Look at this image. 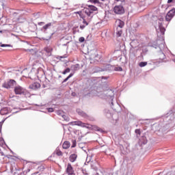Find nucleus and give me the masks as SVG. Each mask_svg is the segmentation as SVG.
Masks as SVG:
<instances>
[{
    "instance_id": "obj_33",
    "label": "nucleus",
    "mask_w": 175,
    "mask_h": 175,
    "mask_svg": "<svg viewBox=\"0 0 175 175\" xmlns=\"http://www.w3.org/2000/svg\"><path fill=\"white\" fill-rule=\"evenodd\" d=\"M60 58H65V57H64V56H61V57H60Z\"/></svg>"
},
{
    "instance_id": "obj_17",
    "label": "nucleus",
    "mask_w": 175,
    "mask_h": 175,
    "mask_svg": "<svg viewBox=\"0 0 175 175\" xmlns=\"http://www.w3.org/2000/svg\"><path fill=\"white\" fill-rule=\"evenodd\" d=\"M147 62H141L140 63H139V66L140 68H144V66H147Z\"/></svg>"
},
{
    "instance_id": "obj_4",
    "label": "nucleus",
    "mask_w": 175,
    "mask_h": 175,
    "mask_svg": "<svg viewBox=\"0 0 175 175\" xmlns=\"http://www.w3.org/2000/svg\"><path fill=\"white\" fill-rule=\"evenodd\" d=\"M26 91L27 90L22 86H20V85H17L14 88V92L15 93L16 95H24Z\"/></svg>"
},
{
    "instance_id": "obj_16",
    "label": "nucleus",
    "mask_w": 175,
    "mask_h": 175,
    "mask_svg": "<svg viewBox=\"0 0 175 175\" xmlns=\"http://www.w3.org/2000/svg\"><path fill=\"white\" fill-rule=\"evenodd\" d=\"M118 38H120V36H121L122 35V29L117 27L116 28V32Z\"/></svg>"
},
{
    "instance_id": "obj_11",
    "label": "nucleus",
    "mask_w": 175,
    "mask_h": 175,
    "mask_svg": "<svg viewBox=\"0 0 175 175\" xmlns=\"http://www.w3.org/2000/svg\"><path fill=\"white\" fill-rule=\"evenodd\" d=\"M116 25L118 27L117 28L121 29L124 27V25H125V23L120 19H117L116 21Z\"/></svg>"
},
{
    "instance_id": "obj_7",
    "label": "nucleus",
    "mask_w": 175,
    "mask_h": 175,
    "mask_svg": "<svg viewBox=\"0 0 175 175\" xmlns=\"http://www.w3.org/2000/svg\"><path fill=\"white\" fill-rule=\"evenodd\" d=\"M175 15V8L172 9L170 10L165 16L166 21H170L173 17H174Z\"/></svg>"
},
{
    "instance_id": "obj_23",
    "label": "nucleus",
    "mask_w": 175,
    "mask_h": 175,
    "mask_svg": "<svg viewBox=\"0 0 175 175\" xmlns=\"http://www.w3.org/2000/svg\"><path fill=\"white\" fill-rule=\"evenodd\" d=\"M90 2H92V3H98V2H99L98 0H90Z\"/></svg>"
},
{
    "instance_id": "obj_9",
    "label": "nucleus",
    "mask_w": 175,
    "mask_h": 175,
    "mask_svg": "<svg viewBox=\"0 0 175 175\" xmlns=\"http://www.w3.org/2000/svg\"><path fill=\"white\" fill-rule=\"evenodd\" d=\"M29 88L31 90H34V91H36V90H39V88H40V83L34 82L33 83L29 85Z\"/></svg>"
},
{
    "instance_id": "obj_27",
    "label": "nucleus",
    "mask_w": 175,
    "mask_h": 175,
    "mask_svg": "<svg viewBox=\"0 0 175 175\" xmlns=\"http://www.w3.org/2000/svg\"><path fill=\"white\" fill-rule=\"evenodd\" d=\"M85 26L86 25H82L80 26V29H84L85 28Z\"/></svg>"
},
{
    "instance_id": "obj_6",
    "label": "nucleus",
    "mask_w": 175,
    "mask_h": 175,
    "mask_svg": "<svg viewBox=\"0 0 175 175\" xmlns=\"http://www.w3.org/2000/svg\"><path fill=\"white\" fill-rule=\"evenodd\" d=\"M66 173L68 175H76V174L75 173V170L73 169V167L72 166V164L70 163H68L67 164L66 168Z\"/></svg>"
},
{
    "instance_id": "obj_32",
    "label": "nucleus",
    "mask_w": 175,
    "mask_h": 175,
    "mask_svg": "<svg viewBox=\"0 0 175 175\" xmlns=\"http://www.w3.org/2000/svg\"><path fill=\"white\" fill-rule=\"evenodd\" d=\"M6 46V45H5V44H1V47H5Z\"/></svg>"
},
{
    "instance_id": "obj_31",
    "label": "nucleus",
    "mask_w": 175,
    "mask_h": 175,
    "mask_svg": "<svg viewBox=\"0 0 175 175\" xmlns=\"http://www.w3.org/2000/svg\"><path fill=\"white\" fill-rule=\"evenodd\" d=\"M45 50H46V51H48V53H49V51H50V49H47V48Z\"/></svg>"
},
{
    "instance_id": "obj_20",
    "label": "nucleus",
    "mask_w": 175,
    "mask_h": 175,
    "mask_svg": "<svg viewBox=\"0 0 175 175\" xmlns=\"http://www.w3.org/2000/svg\"><path fill=\"white\" fill-rule=\"evenodd\" d=\"M70 72V68H66L63 74L64 75H66V73H69Z\"/></svg>"
},
{
    "instance_id": "obj_22",
    "label": "nucleus",
    "mask_w": 175,
    "mask_h": 175,
    "mask_svg": "<svg viewBox=\"0 0 175 175\" xmlns=\"http://www.w3.org/2000/svg\"><path fill=\"white\" fill-rule=\"evenodd\" d=\"M84 40H85V39L84 38V37H81L79 39V41L81 42V43H83V42H84Z\"/></svg>"
},
{
    "instance_id": "obj_18",
    "label": "nucleus",
    "mask_w": 175,
    "mask_h": 175,
    "mask_svg": "<svg viewBox=\"0 0 175 175\" xmlns=\"http://www.w3.org/2000/svg\"><path fill=\"white\" fill-rule=\"evenodd\" d=\"M73 76V74H70L69 76H68L63 81V83H66L67 81H68L70 77H72Z\"/></svg>"
},
{
    "instance_id": "obj_24",
    "label": "nucleus",
    "mask_w": 175,
    "mask_h": 175,
    "mask_svg": "<svg viewBox=\"0 0 175 175\" xmlns=\"http://www.w3.org/2000/svg\"><path fill=\"white\" fill-rule=\"evenodd\" d=\"M48 111H49V113H53V111H54V109H53V108H48Z\"/></svg>"
},
{
    "instance_id": "obj_2",
    "label": "nucleus",
    "mask_w": 175,
    "mask_h": 175,
    "mask_svg": "<svg viewBox=\"0 0 175 175\" xmlns=\"http://www.w3.org/2000/svg\"><path fill=\"white\" fill-rule=\"evenodd\" d=\"M98 8L94 5H88V8H85L82 12L85 13L88 16V17H91V14L94 13V12H96Z\"/></svg>"
},
{
    "instance_id": "obj_3",
    "label": "nucleus",
    "mask_w": 175,
    "mask_h": 175,
    "mask_svg": "<svg viewBox=\"0 0 175 175\" xmlns=\"http://www.w3.org/2000/svg\"><path fill=\"white\" fill-rule=\"evenodd\" d=\"M16 85L17 82L14 81V79H9L3 84V87L9 90V88H13V87Z\"/></svg>"
},
{
    "instance_id": "obj_26",
    "label": "nucleus",
    "mask_w": 175,
    "mask_h": 175,
    "mask_svg": "<svg viewBox=\"0 0 175 175\" xmlns=\"http://www.w3.org/2000/svg\"><path fill=\"white\" fill-rule=\"evenodd\" d=\"M77 68H79V64L74 66V70H77Z\"/></svg>"
},
{
    "instance_id": "obj_14",
    "label": "nucleus",
    "mask_w": 175,
    "mask_h": 175,
    "mask_svg": "<svg viewBox=\"0 0 175 175\" xmlns=\"http://www.w3.org/2000/svg\"><path fill=\"white\" fill-rule=\"evenodd\" d=\"M62 147L64 148V150H68V148H69V147H70V142L66 141L63 143L62 144Z\"/></svg>"
},
{
    "instance_id": "obj_19",
    "label": "nucleus",
    "mask_w": 175,
    "mask_h": 175,
    "mask_svg": "<svg viewBox=\"0 0 175 175\" xmlns=\"http://www.w3.org/2000/svg\"><path fill=\"white\" fill-rule=\"evenodd\" d=\"M49 27H51V23H48V24L45 25L42 28H43V29H47L49 28Z\"/></svg>"
},
{
    "instance_id": "obj_8",
    "label": "nucleus",
    "mask_w": 175,
    "mask_h": 175,
    "mask_svg": "<svg viewBox=\"0 0 175 175\" xmlns=\"http://www.w3.org/2000/svg\"><path fill=\"white\" fill-rule=\"evenodd\" d=\"M75 14H79L80 18H83V24L85 25H88V22L85 21V16H84V12L83 11L74 12Z\"/></svg>"
},
{
    "instance_id": "obj_10",
    "label": "nucleus",
    "mask_w": 175,
    "mask_h": 175,
    "mask_svg": "<svg viewBox=\"0 0 175 175\" xmlns=\"http://www.w3.org/2000/svg\"><path fill=\"white\" fill-rule=\"evenodd\" d=\"M77 113L79 116H81V117H83V118H88V114L80 109H77Z\"/></svg>"
},
{
    "instance_id": "obj_12",
    "label": "nucleus",
    "mask_w": 175,
    "mask_h": 175,
    "mask_svg": "<svg viewBox=\"0 0 175 175\" xmlns=\"http://www.w3.org/2000/svg\"><path fill=\"white\" fill-rule=\"evenodd\" d=\"M68 159L70 162H72V163L73 162H76V161H77V154L76 153L71 154Z\"/></svg>"
},
{
    "instance_id": "obj_29",
    "label": "nucleus",
    "mask_w": 175,
    "mask_h": 175,
    "mask_svg": "<svg viewBox=\"0 0 175 175\" xmlns=\"http://www.w3.org/2000/svg\"><path fill=\"white\" fill-rule=\"evenodd\" d=\"M172 2H173V0H168L167 1V3H172Z\"/></svg>"
},
{
    "instance_id": "obj_21",
    "label": "nucleus",
    "mask_w": 175,
    "mask_h": 175,
    "mask_svg": "<svg viewBox=\"0 0 175 175\" xmlns=\"http://www.w3.org/2000/svg\"><path fill=\"white\" fill-rule=\"evenodd\" d=\"M115 70H116L117 72H122V68L116 67V68H115Z\"/></svg>"
},
{
    "instance_id": "obj_13",
    "label": "nucleus",
    "mask_w": 175,
    "mask_h": 175,
    "mask_svg": "<svg viewBox=\"0 0 175 175\" xmlns=\"http://www.w3.org/2000/svg\"><path fill=\"white\" fill-rule=\"evenodd\" d=\"M54 154H55L56 155H57V157H62L64 155V153L62 152V151H61V149H59V147H57L55 152Z\"/></svg>"
},
{
    "instance_id": "obj_1",
    "label": "nucleus",
    "mask_w": 175,
    "mask_h": 175,
    "mask_svg": "<svg viewBox=\"0 0 175 175\" xmlns=\"http://www.w3.org/2000/svg\"><path fill=\"white\" fill-rule=\"evenodd\" d=\"M70 124L72 126L77 125V126H81V128H86L90 131H96L97 132H103V130L100 129V127H98L96 125H92L88 123H84L80 120L71 122Z\"/></svg>"
},
{
    "instance_id": "obj_35",
    "label": "nucleus",
    "mask_w": 175,
    "mask_h": 175,
    "mask_svg": "<svg viewBox=\"0 0 175 175\" xmlns=\"http://www.w3.org/2000/svg\"><path fill=\"white\" fill-rule=\"evenodd\" d=\"M63 118L65 117V116H62Z\"/></svg>"
},
{
    "instance_id": "obj_36",
    "label": "nucleus",
    "mask_w": 175,
    "mask_h": 175,
    "mask_svg": "<svg viewBox=\"0 0 175 175\" xmlns=\"http://www.w3.org/2000/svg\"><path fill=\"white\" fill-rule=\"evenodd\" d=\"M101 1H105V0H101Z\"/></svg>"
},
{
    "instance_id": "obj_28",
    "label": "nucleus",
    "mask_w": 175,
    "mask_h": 175,
    "mask_svg": "<svg viewBox=\"0 0 175 175\" xmlns=\"http://www.w3.org/2000/svg\"><path fill=\"white\" fill-rule=\"evenodd\" d=\"M116 2H125V0H115Z\"/></svg>"
},
{
    "instance_id": "obj_34",
    "label": "nucleus",
    "mask_w": 175,
    "mask_h": 175,
    "mask_svg": "<svg viewBox=\"0 0 175 175\" xmlns=\"http://www.w3.org/2000/svg\"><path fill=\"white\" fill-rule=\"evenodd\" d=\"M76 93H72V95H75Z\"/></svg>"
},
{
    "instance_id": "obj_15",
    "label": "nucleus",
    "mask_w": 175,
    "mask_h": 175,
    "mask_svg": "<svg viewBox=\"0 0 175 175\" xmlns=\"http://www.w3.org/2000/svg\"><path fill=\"white\" fill-rule=\"evenodd\" d=\"M9 111L8 110V108H3L0 110V114H1V116H5L6 114H8Z\"/></svg>"
},
{
    "instance_id": "obj_30",
    "label": "nucleus",
    "mask_w": 175,
    "mask_h": 175,
    "mask_svg": "<svg viewBox=\"0 0 175 175\" xmlns=\"http://www.w3.org/2000/svg\"><path fill=\"white\" fill-rule=\"evenodd\" d=\"M10 159H13V160H14V159H16V157H12V156H11Z\"/></svg>"
},
{
    "instance_id": "obj_25",
    "label": "nucleus",
    "mask_w": 175,
    "mask_h": 175,
    "mask_svg": "<svg viewBox=\"0 0 175 175\" xmlns=\"http://www.w3.org/2000/svg\"><path fill=\"white\" fill-rule=\"evenodd\" d=\"M135 133H137V135H140L142 133L140 132V130L136 129L135 130Z\"/></svg>"
},
{
    "instance_id": "obj_5",
    "label": "nucleus",
    "mask_w": 175,
    "mask_h": 175,
    "mask_svg": "<svg viewBox=\"0 0 175 175\" xmlns=\"http://www.w3.org/2000/svg\"><path fill=\"white\" fill-rule=\"evenodd\" d=\"M113 12L116 14H124L125 13V9L122 5H116L113 8Z\"/></svg>"
}]
</instances>
